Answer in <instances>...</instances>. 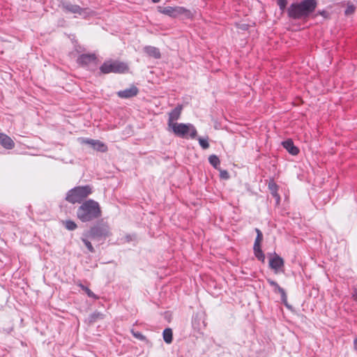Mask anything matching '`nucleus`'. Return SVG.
I'll return each mask as SVG.
<instances>
[{"mask_svg": "<svg viewBox=\"0 0 357 357\" xmlns=\"http://www.w3.org/2000/svg\"><path fill=\"white\" fill-rule=\"evenodd\" d=\"M102 215V210L98 202L93 199L83 202L77 210V218L83 222L98 219Z\"/></svg>", "mask_w": 357, "mask_h": 357, "instance_id": "nucleus-1", "label": "nucleus"}, {"mask_svg": "<svg viewBox=\"0 0 357 357\" xmlns=\"http://www.w3.org/2000/svg\"><path fill=\"white\" fill-rule=\"evenodd\" d=\"M317 6V0H303L292 3L288 8V15L295 20L305 18L315 10Z\"/></svg>", "mask_w": 357, "mask_h": 357, "instance_id": "nucleus-2", "label": "nucleus"}, {"mask_svg": "<svg viewBox=\"0 0 357 357\" xmlns=\"http://www.w3.org/2000/svg\"><path fill=\"white\" fill-rule=\"evenodd\" d=\"M92 192V187L89 185L84 186H77L67 192L66 200L71 204H80L90 195H91Z\"/></svg>", "mask_w": 357, "mask_h": 357, "instance_id": "nucleus-3", "label": "nucleus"}, {"mask_svg": "<svg viewBox=\"0 0 357 357\" xmlns=\"http://www.w3.org/2000/svg\"><path fill=\"white\" fill-rule=\"evenodd\" d=\"M100 71L102 74H125L129 72V67L125 62L110 59L101 65Z\"/></svg>", "mask_w": 357, "mask_h": 357, "instance_id": "nucleus-4", "label": "nucleus"}, {"mask_svg": "<svg viewBox=\"0 0 357 357\" xmlns=\"http://www.w3.org/2000/svg\"><path fill=\"white\" fill-rule=\"evenodd\" d=\"M168 130L172 131L175 135L180 137H186V135L189 133L190 137L194 139L197 135L195 128L190 123H176L172 126H169Z\"/></svg>", "mask_w": 357, "mask_h": 357, "instance_id": "nucleus-5", "label": "nucleus"}, {"mask_svg": "<svg viewBox=\"0 0 357 357\" xmlns=\"http://www.w3.org/2000/svg\"><path fill=\"white\" fill-rule=\"evenodd\" d=\"M158 11L171 17H177L180 15H184L188 19L193 17L192 11L182 6H158Z\"/></svg>", "mask_w": 357, "mask_h": 357, "instance_id": "nucleus-6", "label": "nucleus"}, {"mask_svg": "<svg viewBox=\"0 0 357 357\" xmlns=\"http://www.w3.org/2000/svg\"><path fill=\"white\" fill-rule=\"evenodd\" d=\"M77 62L80 66L88 67L91 70H94L98 64V60L95 54H82L79 56Z\"/></svg>", "mask_w": 357, "mask_h": 357, "instance_id": "nucleus-7", "label": "nucleus"}, {"mask_svg": "<svg viewBox=\"0 0 357 357\" xmlns=\"http://www.w3.org/2000/svg\"><path fill=\"white\" fill-rule=\"evenodd\" d=\"M90 236L92 238L107 237L111 235L109 228L106 224L97 225L90 229Z\"/></svg>", "mask_w": 357, "mask_h": 357, "instance_id": "nucleus-8", "label": "nucleus"}, {"mask_svg": "<svg viewBox=\"0 0 357 357\" xmlns=\"http://www.w3.org/2000/svg\"><path fill=\"white\" fill-rule=\"evenodd\" d=\"M62 8L66 13H70L79 15H84L86 13H87V8H82L78 5H74L71 3L63 4Z\"/></svg>", "mask_w": 357, "mask_h": 357, "instance_id": "nucleus-9", "label": "nucleus"}, {"mask_svg": "<svg viewBox=\"0 0 357 357\" xmlns=\"http://www.w3.org/2000/svg\"><path fill=\"white\" fill-rule=\"evenodd\" d=\"M183 110V106L178 105L174 109H172L169 114L167 126H172L176 123V121L180 119Z\"/></svg>", "mask_w": 357, "mask_h": 357, "instance_id": "nucleus-10", "label": "nucleus"}, {"mask_svg": "<svg viewBox=\"0 0 357 357\" xmlns=\"http://www.w3.org/2000/svg\"><path fill=\"white\" fill-rule=\"evenodd\" d=\"M82 143L91 145L93 149L98 151L105 152L107 151V146L99 140L82 139Z\"/></svg>", "mask_w": 357, "mask_h": 357, "instance_id": "nucleus-11", "label": "nucleus"}, {"mask_svg": "<svg viewBox=\"0 0 357 357\" xmlns=\"http://www.w3.org/2000/svg\"><path fill=\"white\" fill-rule=\"evenodd\" d=\"M269 266L274 270L275 273H278L280 268L284 266V260L277 254L269 259Z\"/></svg>", "mask_w": 357, "mask_h": 357, "instance_id": "nucleus-12", "label": "nucleus"}, {"mask_svg": "<svg viewBox=\"0 0 357 357\" xmlns=\"http://www.w3.org/2000/svg\"><path fill=\"white\" fill-rule=\"evenodd\" d=\"M138 92V89L135 86H132L129 89L119 91L117 95L121 98H130L136 96Z\"/></svg>", "mask_w": 357, "mask_h": 357, "instance_id": "nucleus-13", "label": "nucleus"}, {"mask_svg": "<svg viewBox=\"0 0 357 357\" xmlns=\"http://www.w3.org/2000/svg\"><path fill=\"white\" fill-rule=\"evenodd\" d=\"M268 284L274 287V291L280 293L281 295V299L284 304L287 306V296L284 290L280 287V285L271 279H267Z\"/></svg>", "mask_w": 357, "mask_h": 357, "instance_id": "nucleus-14", "label": "nucleus"}, {"mask_svg": "<svg viewBox=\"0 0 357 357\" xmlns=\"http://www.w3.org/2000/svg\"><path fill=\"white\" fill-rule=\"evenodd\" d=\"M0 144L6 149H12L15 147V142L7 135L0 132Z\"/></svg>", "mask_w": 357, "mask_h": 357, "instance_id": "nucleus-15", "label": "nucleus"}, {"mask_svg": "<svg viewBox=\"0 0 357 357\" xmlns=\"http://www.w3.org/2000/svg\"><path fill=\"white\" fill-rule=\"evenodd\" d=\"M283 147L292 155H297L299 153V149L294 146L291 139H287L282 142Z\"/></svg>", "mask_w": 357, "mask_h": 357, "instance_id": "nucleus-16", "label": "nucleus"}, {"mask_svg": "<svg viewBox=\"0 0 357 357\" xmlns=\"http://www.w3.org/2000/svg\"><path fill=\"white\" fill-rule=\"evenodd\" d=\"M144 52L151 57L155 59H160L161 56L160 52L158 48L152 47V46H146L144 47Z\"/></svg>", "mask_w": 357, "mask_h": 357, "instance_id": "nucleus-17", "label": "nucleus"}, {"mask_svg": "<svg viewBox=\"0 0 357 357\" xmlns=\"http://www.w3.org/2000/svg\"><path fill=\"white\" fill-rule=\"evenodd\" d=\"M162 336H163L164 341H165L167 344H170V343H172V340H173V333H172V330L171 328H165V329L163 331Z\"/></svg>", "mask_w": 357, "mask_h": 357, "instance_id": "nucleus-18", "label": "nucleus"}, {"mask_svg": "<svg viewBox=\"0 0 357 357\" xmlns=\"http://www.w3.org/2000/svg\"><path fill=\"white\" fill-rule=\"evenodd\" d=\"M253 248H254V252H255V255L256 257L259 260L261 261L262 262H264L265 255L261 249V246L260 245H259L257 247L254 246Z\"/></svg>", "mask_w": 357, "mask_h": 357, "instance_id": "nucleus-19", "label": "nucleus"}, {"mask_svg": "<svg viewBox=\"0 0 357 357\" xmlns=\"http://www.w3.org/2000/svg\"><path fill=\"white\" fill-rule=\"evenodd\" d=\"M209 162L212 166H213L215 168H218V166L220 164V161L218 156L215 155H212L208 158Z\"/></svg>", "mask_w": 357, "mask_h": 357, "instance_id": "nucleus-20", "label": "nucleus"}, {"mask_svg": "<svg viewBox=\"0 0 357 357\" xmlns=\"http://www.w3.org/2000/svg\"><path fill=\"white\" fill-rule=\"evenodd\" d=\"M255 231L257 233V237L254 243L255 247H257L260 245L262 240H263V234L261 231L259 229H255Z\"/></svg>", "mask_w": 357, "mask_h": 357, "instance_id": "nucleus-21", "label": "nucleus"}, {"mask_svg": "<svg viewBox=\"0 0 357 357\" xmlns=\"http://www.w3.org/2000/svg\"><path fill=\"white\" fill-rule=\"evenodd\" d=\"M63 225L66 228L70 231L75 230L77 227V224L74 221L70 220L63 222Z\"/></svg>", "mask_w": 357, "mask_h": 357, "instance_id": "nucleus-22", "label": "nucleus"}, {"mask_svg": "<svg viewBox=\"0 0 357 357\" xmlns=\"http://www.w3.org/2000/svg\"><path fill=\"white\" fill-rule=\"evenodd\" d=\"M356 8L353 4L348 3L345 10V15H349L355 12Z\"/></svg>", "mask_w": 357, "mask_h": 357, "instance_id": "nucleus-23", "label": "nucleus"}, {"mask_svg": "<svg viewBox=\"0 0 357 357\" xmlns=\"http://www.w3.org/2000/svg\"><path fill=\"white\" fill-rule=\"evenodd\" d=\"M199 145L204 149H206L209 147V144L207 139L199 138Z\"/></svg>", "mask_w": 357, "mask_h": 357, "instance_id": "nucleus-24", "label": "nucleus"}, {"mask_svg": "<svg viewBox=\"0 0 357 357\" xmlns=\"http://www.w3.org/2000/svg\"><path fill=\"white\" fill-rule=\"evenodd\" d=\"M84 291L86 292L89 297L98 299V296L88 287L84 288Z\"/></svg>", "mask_w": 357, "mask_h": 357, "instance_id": "nucleus-25", "label": "nucleus"}, {"mask_svg": "<svg viewBox=\"0 0 357 357\" xmlns=\"http://www.w3.org/2000/svg\"><path fill=\"white\" fill-rule=\"evenodd\" d=\"M278 5L281 10H284L287 4V0H277Z\"/></svg>", "mask_w": 357, "mask_h": 357, "instance_id": "nucleus-26", "label": "nucleus"}, {"mask_svg": "<svg viewBox=\"0 0 357 357\" xmlns=\"http://www.w3.org/2000/svg\"><path fill=\"white\" fill-rule=\"evenodd\" d=\"M82 241H83V242H84V245H86V247L88 248V250H89L90 252H94L93 247L92 246V245H91V242H89V241L88 240H86V239H83Z\"/></svg>", "mask_w": 357, "mask_h": 357, "instance_id": "nucleus-27", "label": "nucleus"}, {"mask_svg": "<svg viewBox=\"0 0 357 357\" xmlns=\"http://www.w3.org/2000/svg\"><path fill=\"white\" fill-rule=\"evenodd\" d=\"M220 177L224 179H228L229 178V173L227 170H220Z\"/></svg>", "mask_w": 357, "mask_h": 357, "instance_id": "nucleus-28", "label": "nucleus"}, {"mask_svg": "<svg viewBox=\"0 0 357 357\" xmlns=\"http://www.w3.org/2000/svg\"><path fill=\"white\" fill-rule=\"evenodd\" d=\"M132 333L134 337H135L136 338H137L139 340H144L145 338L144 336L139 332H135V331H132Z\"/></svg>", "mask_w": 357, "mask_h": 357, "instance_id": "nucleus-29", "label": "nucleus"}, {"mask_svg": "<svg viewBox=\"0 0 357 357\" xmlns=\"http://www.w3.org/2000/svg\"><path fill=\"white\" fill-rule=\"evenodd\" d=\"M354 349L357 351V337L354 340Z\"/></svg>", "mask_w": 357, "mask_h": 357, "instance_id": "nucleus-30", "label": "nucleus"}, {"mask_svg": "<svg viewBox=\"0 0 357 357\" xmlns=\"http://www.w3.org/2000/svg\"><path fill=\"white\" fill-rule=\"evenodd\" d=\"M353 298L354 299L357 301V291H355L354 294H353Z\"/></svg>", "mask_w": 357, "mask_h": 357, "instance_id": "nucleus-31", "label": "nucleus"}, {"mask_svg": "<svg viewBox=\"0 0 357 357\" xmlns=\"http://www.w3.org/2000/svg\"><path fill=\"white\" fill-rule=\"evenodd\" d=\"M77 285L82 289L84 290V288H86V287L84 286L81 283H77Z\"/></svg>", "mask_w": 357, "mask_h": 357, "instance_id": "nucleus-32", "label": "nucleus"}, {"mask_svg": "<svg viewBox=\"0 0 357 357\" xmlns=\"http://www.w3.org/2000/svg\"><path fill=\"white\" fill-rule=\"evenodd\" d=\"M153 3H158L159 2L160 0H151Z\"/></svg>", "mask_w": 357, "mask_h": 357, "instance_id": "nucleus-33", "label": "nucleus"}]
</instances>
